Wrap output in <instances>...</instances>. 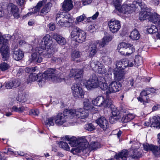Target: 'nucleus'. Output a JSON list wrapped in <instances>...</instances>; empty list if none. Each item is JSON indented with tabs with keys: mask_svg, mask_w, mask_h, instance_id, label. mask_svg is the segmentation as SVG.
Instances as JSON below:
<instances>
[{
	"mask_svg": "<svg viewBox=\"0 0 160 160\" xmlns=\"http://www.w3.org/2000/svg\"><path fill=\"white\" fill-rule=\"evenodd\" d=\"M64 138L69 141V144L71 147H76V148H72L71 150H85L88 147V142L84 138L77 139L73 136H65Z\"/></svg>",
	"mask_w": 160,
	"mask_h": 160,
	"instance_id": "1",
	"label": "nucleus"
},
{
	"mask_svg": "<svg viewBox=\"0 0 160 160\" xmlns=\"http://www.w3.org/2000/svg\"><path fill=\"white\" fill-rule=\"evenodd\" d=\"M156 89L153 88H146L140 93V96L137 98L138 101L144 105L150 102L151 98L155 95Z\"/></svg>",
	"mask_w": 160,
	"mask_h": 160,
	"instance_id": "2",
	"label": "nucleus"
},
{
	"mask_svg": "<svg viewBox=\"0 0 160 160\" xmlns=\"http://www.w3.org/2000/svg\"><path fill=\"white\" fill-rule=\"evenodd\" d=\"M71 119H72L71 109H65L63 113H59L55 117V122L57 125H61Z\"/></svg>",
	"mask_w": 160,
	"mask_h": 160,
	"instance_id": "3",
	"label": "nucleus"
},
{
	"mask_svg": "<svg viewBox=\"0 0 160 160\" xmlns=\"http://www.w3.org/2000/svg\"><path fill=\"white\" fill-rule=\"evenodd\" d=\"M70 37L72 38H75V41L80 43L84 42L86 38L85 32L76 26L72 28Z\"/></svg>",
	"mask_w": 160,
	"mask_h": 160,
	"instance_id": "4",
	"label": "nucleus"
},
{
	"mask_svg": "<svg viewBox=\"0 0 160 160\" xmlns=\"http://www.w3.org/2000/svg\"><path fill=\"white\" fill-rule=\"evenodd\" d=\"M118 49L120 53L124 55H129L134 52L133 45L129 43L122 42L118 46Z\"/></svg>",
	"mask_w": 160,
	"mask_h": 160,
	"instance_id": "5",
	"label": "nucleus"
},
{
	"mask_svg": "<svg viewBox=\"0 0 160 160\" xmlns=\"http://www.w3.org/2000/svg\"><path fill=\"white\" fill-rule=\"evenodd\" d=\"M0 44L2 45L0 51L2 56L3 60L6 61L9 57V52L8 45V40L0 35Z\"/></svg>",
	"mask_w": 160,
	"mask_h": 160,
	"instance_id": "6",
	"label": "nucleus"
},
{
	"mask_svg": "<svg viewBox=\"0 0 160 160\" xmlns=\"http://www.w3.org/2000/svg\"><path fill=\"white\" fill-rule=\"evenodd\" d=\"M92 104L95 106L104 108L110 107L112 102L108 99H105L102 96L97 97L92 101Z\"/></svg>",
	"mask_w": 160,
	"mask_h": 160,
	"instance_id": "7",
	"label": "nucleus"
},
{
	"mask_svg": "<svg viewBox=\"0 0 160 160\" xmlns=\"http://www.w3.org/2000/svg\"><path fill=\"white\" fill-rule=\"evenodd\" d=\"M55 69L53 68H48L44 72L43 74H42V78L38 81L40 86H42V85L44 84L46 79L49 80L55 76Z\"/></svg>",
	"mask_w": 160,
	"mask_h": 160,
	"instance_id": "8",
	"label": "nucleus"
},
{
	"mask_svg": "<svg viewBox=\"0 0 160 160\" xmlns=\"http://www.w3.org/2000/svg\"><path fill=\"white\" fill-rule=\"evenodd\" d=\"M43 49L39 47L37 48L35 52L32 53L29 60L30 62L40 63L42 61V58L41 56L43 53Z\"/></svg>",
	"mask_w": 160,
	"mask_h": 160,
	"instance_id": "9",
	"label": "nucleus"
},
{
	"mask_svg": "<svg viewBox=\"0 0 160 160\" xmlns=\"http://www.w3.org/2000/svg\"><path fill=\"white\" fill-rule=\"evenodd\" d=\"M122 84L118 81H113L108 86V91L105 92V94L108 98L109 94L111 93H114L118 92L121 89Z\"/></svg>",
	"mask_w": 160,
	"mask_h": 160,
	"instance_id": "10",
	"label": "nucleus"
},
{
	"mask_svg": "<svg viewBox=\"0 0 160 160\" xmlns=\"http://www.w3.org/2000/svg\"><path fill=\"white\" fill-rule=\"evenodd\" d=\"M105 76L98 77V85L100 88L103 90H106L108 88V85L106 83L107 81H110L112 78V74L111 73H107Z\"/></svg>",
	"mask_w": 160,
	"mask_h": 160,
	"instance_id": "11",
	"label": "nucleus"
},
{
	"mask_svg": "<svg viewBox=\"0 0 160 160\" xmlns=\"http://www.w3.org/2000/svg\"><path fill=\"white\" fill-rule=\"evenodd\" d=\"M98 78L95 74H93L86 82L85 85L88 89L96 88L98 87Z\"/></svg>",
	"mask_w": 160,
	"mask_h": 160,
	"instance_id": "12",
	"label": "nucleus"
},
{
	"mask_svg": "<svg viewBox=\"0 0 160 160\" xmlns=\"http://www.w3.org/2000/svg\"><path fill=\"white\" fill-rule=\"evenodd\" d=\"M71 112L72 118L76 116L77 118L84 119L87 118L89 115L88 111L81 108L76 110L71 109Z\"/></svg>",
	"mask_w": 160,
	"mask_h": 160,
	"instance_id": "13",
	"label": "nucleus"
},
{
	"mask_svg": "<svg viewBox=\"0 0 160 160\" xmlns=\"http://www.w3.org/2000/svg\"><path fill=\"white\" fill-rule=\"evenodd\" d=\"M116 66L118 68H122L121 69H124L127 67H132L135 66L134 59H130L128 60L127 58L122 59L121 61L117 62Z\"/></svg>",
	"mask_w": 160,
	"mask_h": 160,
	"instance_id": "14",
	"label": "nucleus"
},
{
	"mask_svg": "<svg viewBox=\"0 0 160 160\" xmlns=\"http://www.w3.org/2000/svg\"><path fill=\"white\" fill-rule=\"evenodd\" d=\"M73 95L75 97L82 98L84 92L78 83H74L71 87Z\"/></svg>",
	"mask_w": 160,
	"mask_h": 160,
	"instance_id": "15",
	"label": "nucleus"
},
{
	"mask_svg": "<svg viewBox=\"0 0 160 160\" xmlns=\"http://www.w3.org/2000/svg\"><path fill=\"white\" fill-rule=\"evenodd\" d=\"M63 17V20H60L58 21L57 23L62 27H69L71 26L73 22V20L71 16L68 13H65Z\"/></svg>",
	"mask_w": 160,
	"mask_h": 160,
	"instance_id": "16",
	"label": "nucleus"
},
{
	"mask_svg": "<svg viewBox=\"0 0 160 160\" xmlns=\"http://www.w3.org/2000/svg\"><path fill=\"white\" fill-rule=\"evenodd\" d=\"M43 41L44 42L42 41L40 43V45L41 48H48L52 47V38L50 36L47 34L43 38Z\"/></svg>",
	"mask_w": 160,
	"mask_h": 160,
	"instance_id": "17",
	"label": "nucleus"
},
{
	"mask_svg": "<svg viewBox=\"0 0 160 160\" xmlns=\"http://www.w3.org/2000/svg\"><path fill=\"white\" fill-rule=\"evenodd\" d=\"M136 9V7L134 4L129 5L125 4L121 6L118 11L121 13L128 14L133 12Z\"/></svg>",
	"mask_w": 160,
	"mask_h": 160,
	"instance_id": "18",
	"label": "nucleus"
},
{
	"mask_svg": "<svg viewBox=\"0 0 160 160\" xmlns=\"http://www.w3.org/2000/svg\"><path fill=\"white\" fill-rule=\"evenodd\" d=\"M110 31L114 33L118 32L120 28L121 24L118 20L112 19L108 24Z\"/></svg>",
	"mask_w": 160,
	"mask_h": 160,
	"instance_id": "19",
	"label": "nucleus"
},
{
	"mask_svg": "<svg viewBox=\"0 0 160 160\" xmlns=\"http://www.w3.org/2000/svg\"><path fill=\"white\" fill-rule=\"evenodd\" d=\"M7 9L8 13L10 12L15 18H18L20 17L19 9L17 6L13 3H9L8 7Z\"/></svg>",
	"mask_w": 160,
	"mask_h": 160,
	"instance_id": "20",
	"label": "nucleus"
},
{
	"mask_svg": "<svg viewBox=\"0 0 160 160\" xmlns=\"http://www.w3.org/2000/svg\"><path fill=\"white\" fill-rule=\"evenodd\" d=\"M96 122L104 131H105L109 127L108 122L104 117L98 118L96 120Z\"/></svg>",
	"mask_w": 160,
	"mask_h": 160,
	"instance_id": "21",
	"label": "nucleus"
},
{
	"mask_svg": "<svg viewBox=\"0 0 160 160\" xmlns=\"http://www.w3.org/2000/svg\"><path fill=\"white\" fill-rule=\"evenodd\" d=\"M121 152H128L127 156L125 160H126L128 157L129 153V156L134 160H138L139 158L142 157V153L139 151H122Z\"/></svg>",
	"mask_w": 160,
	"mask_h": 160,
	"instance_id": "22",
	"label": "nucleus"
},
{
	"mask_svg": "<svg viewBox=\"0 0 160 160\" xmlns=\"http://www.w3.org/2000/svg\"><path fill=\"white\" fill-rule=\"evenodd\" d=\"M116 69L114 73V78L115 80L121 81L124 78V73L123 70L124 69H121V68H118L116 66Z\"/></svg>",
	"mask_w": 160,
	"mask_h": 160,
	"instance_id": "23",
	"label": "nucleus"
},
{
	"mask_svg": "<svg viewBox=\"0 0 160 160\" xmlns=\"http://www.w3.org/2000/svg\"><path fill=\"white\" fill-rule=\"evenodd\" d=\"M97 44L98 42H97L89 45L88 51L89 57H93L97 53Z\"/></svg>",
	"mask_w": 160,
	"mask_h": 160,
	"instance_id": "24",
	"label": "nucleus"
},
{
	"mask_svg": "<svg viewBox=\"0 0 160 160\" xmlns=\"http://www.w3.org/2000/svg\"><path fill=\"white\" fill-rule=\"evenodd\" d=\"M43 53L42 55L44 57L47 58H51L54 54L55 51V46L52 47L48 48H43Z\"/></svg>",
	"mask_w": 160,
	"mask_h": 160,
	"instance_id": "25",
	"label": "nucleus"
},
{
	"mask_svg": "<svg viewBox=\"0 0 160 160\" xmlns=\"http://www.w3.org/2000/svg\"><path fill=\"white\" fill-rule=\"evenodd\" d=\"M112 39V36L109 35H108L104 37L101 41H97V42L98 43L99 47L103 48L107 45Z\"/></svg>",
	"mask_w": 160,
	"mask_h": 160,
	"instance_id": "26",
	"label": "nucleus"
},
{
	"mask_svg": "<svg viewBox=\"0 0 160 160\" xmlns=\"http://www.w3.org/2000/svg\"><path fill=\"white\" fill-rule=\"evenodd\" d=\"M53 38L60 45H63L66 43V41L64 38L57 33L53 34Z\"/></svg>",
	"mask_w": 160,
	"mask_h": 160,
	"instance_id": "27",
	"label": "nucleus"
},
{
	"mask_svg": "<svg viewBox=\"0 0 160 160\" xmlns=\"http://www.w3.org/2000/svg\"><path fill=\"white\" fill-rule=\"evenodd\" d=\"M128 152H120L118 153H116L114 158L105 160H125L127 156Z\"/></svg>",
	"mask_w": 160,
	"mask_h": 160,
	"instance_id": "28",
	"label": "nucleus"
},
{
	"mask_svg": "<svg viewBox=\"0 0 160 160\" xmlns=\"http://www.w3.org/2000/svg\"><path fill=\"white\" fill-rule=\"evenodd\" d=\"M24 53L20 49L15 50L13 53V57L15 60L19 61L23 57Z\"/></svg>",
	"mask_w": 160,
	"mask_h": 160,
	"instance_id": "29",
	"label": "nucleus"
},
{
	"mask_svg": "<svg viewBox=\"0 0 160 160\" xmlns=\"http://www.w3.org/2000/svg\"><path fill=\"white\" fill-rule=\"evenodd\" d=\"M73 7L71 0H65L63 3L62 8L64 11H69Z\"/></svg>",
	"mask_w": 160,
	"mask_h": 160,
	"instance_id": "30",
	"label": "nucleus"
},
{
	"mask_svg": "<svg viewBox=\"0 0 160 160\" xmlns=\"http://www.w3.org/2000/svg\"><path fill=\"white\" fill-rule=\"evenodd\" d=\"M150 15V10H149L141 11L139 13V19L141 21H143L148 19Z\"/></svg>",
	"mask_w": 160,
	"mask_h": 160,
	"instance_id": "31",
	"label": "nucleus"
},
{
	"mask_svg": "<svg viewBox=\"0 0 160 160\" xmlns=\"http://www.w3.org/2000/svg\"><path fill=\"white\" fill-rule=\"evenodd\" d=\"M84 109L88 111L89 110L93 112L95 109V108L92 105L90 102L88 100H86L84 102Z\"/></svg>",
	"mask_w": 160,
	"mask_h": 160,
	"instance_id": "32",
	"label": "nucleus"
},
{
	"mask_svg": "<svg viewBox=\"0 0 160 160\" xmlns=\"http://www.w3.org/2000/svg\"><path fill=\"white\" fill-rule=\"evenodd\" d=\"M52 3L51 2H48L46 4L41 11V15H46L48 12H49L51 9V8L52 7Z\"/></svg>",
	"mask_w": 160,
	"mask_h": 160,
	"instance_id": "33",
	"label": "nucleus"
},
{
	"mask_svg": "<svg viewBox=\"0 0 160 160\" xmlns=\"http://www.w3.org/2000/svg\"><path fill=\"white\" fill-rule=\"evenodd\" d=\"M42 74L39 73L38 74L35 73H31L29 75L28 79L29 82H33L37 80L38 79H41L42 78Z\"/></svg>",
	"mask_w": 160,
	"mask_h": 160,
	"instance_id": "34",
	"label": "nucleus"
},
{
	"mask_svg": "<svg viewBox=\"0 0 160 160\" xmlns=\"http://www.w3.org/2000/svg\"><path fill=\"white\" fill-rule=\"evenodd\" d=\"M159 16H160L156 13L154 12L152 13L150 12V15L149 16L148 20L153 23H156Z\"/></svg>",
	"mask_w": 160,
	"mask_h": 160,
	"instance_id": "35",
	"label": "nucleus"
},
{
	"mask_svg": "<svg viewBox=\"0 0 160 160\" xmlns=\"http://www.w3.org/2000/svg\"><path fill=\"white\" fill-rule=\"evenodd\" d=\"M43 4V2L42 1L39 2H38L37 5L34 8L33 10L31 12H29L28 13L26 16H29V15H31L33 14L37 13L40 11V8L42 6Z\"/></svg>",
	"mask_w": 160,
	"mask_h": 160,
	"instance_id": "36",
	"label": "nucleus"
},
{
	"mask_svg": "<svg viewBox=\"0 0 160 160\" xmlns=\"http://www.w3.org/2000/svg\"><path fill=\"white\" fill-rule=\"evenodd\" d=\"M143 146L144 150H158V148L157 146L147 143L143 144Z\"/></svg>",
	"mask_w": 160,
	"mask_h": 160,
	"instance_id": "37",
	"label": "nucleus"
},
{
	"mask_svg": "<svg viewBox=\"0 0 160 160\" xmlns=\"http://www.w3.org/2000/svg\"><path fill=\"white\" fill-rule=\"evenodd\" d=\"M26 110V108L24 106H21L18 107L16 106H13L11 108L12 112H18L19 113H22Z\"/></svg>",
	"mask_w": 160,
	"mask_h": 160,
	"instance_id": "38",
	"label": "nucleus"
},
{
	"mask_svg": "<svg viewBox=\"0 0 160 160\" xmlns=\"http://www.w3.org/2000/svg\"><path fill=\"white\" fill-rule=\"evenodd\" d=\"M134 118V116L132 114H128L123 116L122 119V121L123 122H128Z\"/></svg>",
	"mask_w": 160,
	"mask_h": 160,
	"instance_id": "39",
	"label": "nucleus"
},
{
	"mask_svg": "<svg viewBox=\"0 0 160 160\" xmlns=\"http://www.w3.org/2000/svg\"><path fill=\"white\" fill-rule=\"evenodd\" d=\"M140 36L138 31L135 29L131 32L130 37L132 39L138 40L140 38Z\"/></svg>",
	"mask_w": 160,
	"mask_h": 160,
	"instance_id": "40",
	"label": "nucleus"
},
{
	"mask_svg": "<svg viewBox=\"0 0 160 160\" xmlns=\"http://www.w3.org/2000/svg\"><path fill=\"white\" fill-rule=\"evenodd\" d=\"M100 147V144L99 142H92L90 145L88 144V147L87 149L88 148L89 150H94L99 148Z\"/></svg>",
	"mask_w": 160,
	"mask_h": 160,
	"instance_id": "41",
	"label": "nucleus"
},
{
	"mask_svg": "<svg viewBox=\"0 0 160 160\" xmlns=\"http://www.w3.org/2000/svg\"><path fill=\"white\" fill-rule=\"evenodd\" d=\"M54 120H55V116H52L48 118L45 121V124L48 126H53L54 125Z\"/></svg>",
	"mask_w": 160,
	"mask_h": 160,
	"instance_id": "42",
	"label": "nucleus"
},
{
	"mask_svg": "<svg viewBox=\"0 0 160 160\" xmlns=\"http://www.w3.org/2000/svg\"><path fill=\"white\" fill-rule=\"evenodd\" d=\"M134 61L135 66L137 67L142 63V59L140 56L139 55L136 56Z\"/></svg>",
	"mask_w": 160,
	"mask_h": 160,
	"instance_id": "43",
	"label": "nucleus"
},
{
	"mask_svg": "<svg viewBox=\"0 0 160 160\" xmlns=\"http://www.w3.org/2000/svg\"><path fill=\"white\" fill-rule=\"evenodd\" d=\"M158 29L157 27L155 25H151V26L147 29V32L150 34L155 33L158 32Z\"/></svg>",
	"mask_w": 160,
	"mask_h": 160,
	"instance_id": "44",
	"label": "nucleus"
},
{
	"mask_svg": "<svg viewBox=\"0 0 160 160\" xmlns=\"http://www.w3.org/2000/svg\"><path fill=\"white\" fill-rule=\"evenodd\" d=\"M71 59L74 61L76 58H79L80 57V54L79 52L74 50L72 52L71 55Z\"/></svg>",
	"mask_w": 160,
	"mask_h": 160,
	"instance_id": "45",
	"label": "nucleus"
},
{
	"mask_svg": "<svg viewBox=\"0 0 160 160\" xmlns=\"http://www.w3.org/2000/svg\"><path fill=\"white\" fill-rule=\"evenodd\" d=\"M63 59V56L62 55V56L58 58L52 57L51 62L60 63L62 62Z\"/></svg>",
	"mask_w": 160,
	"mask_h": 160,
	"instance_id": "46",
	"label": "nucleus"
},
{
	"mask_svg": "<svg viewBox=\"0 0 160 160\" xmlns=\"http://www.w3.org/2000/svg\"><path fill=\"white\" fill-rule=\"evenodd\" d=\"M59 147L62 149L65 150H69V147L68 143L62 141H60L58 143Z\"/></svg>",
	"mask_w": 160,
	"mask_h": 160,
	"instance_id": "47",
	"label": "nucleus"
},
{
	"mask_svg": "<svg viewBox=\"0 0 160 160\" xmlns=\"http://www.w3.org/2000/svg\"><path fill=\"white\" fill-rule=\"evenodd\" d=\"M129 143H132L131 147V150H136L139 148V145L135 140H133L131 141Z\"/></svg>",
	"mask_w": 160,
	"mask_h": 160,
	"instance_id": "48",
	"label": "nucleus"
},
{
	"mask_svg": "<svg viewBox=\"0 0 160 160\" xmlns=\"http://www.w3.org/2000/svg\"><path fill=\"white\" fill-rule=\"evenodd\" d=\"M73 155L79 156H83L86 153V151H70Z\"/></svg>",
	"mask_w": 160,
	"mask_h": 160,
	"instance_id": "49",
	"label": "nucleus"
},
{
	"mask_svg": "<svg viewBox=\"0 0 160 160\" xmlns=\"http://www.w3.org/2000/svg\"><path fill=\"white\" fill-rule=\"evenodd\" d=\"M9 67V65L5 62H3L0 64V69L2 71H4L8 70Z\"/></svg>",
	"mask_w": 160,
	"mask_h": 160,
	"instance_id": "50",
	"label": "nucleus"
},
{
	"mask_svg": "<svg viewBox=\"0 0 160 160\" xmlns=\"http://www.w3.org/2000/svg\"><path fill=\"white\" fill-rule=\"evenodd\" d=\"M13 88H16L20 85V81L18 79H14L11 81Z\"/></svg>",
	"mask_w": 160,
	"mask_h": 160,
	"instance_id": "51",
	"label": "nucleus"
},
{
	"mask_svg": "<svg viewBox=\"0 0 160 160\" xmlns=\"http://www.w3.org/2000/svg\"><path fill=\"white\" fill-rule=\"evenodd\" d=\"M17 101L21 102H24L26 101V99L25 94H19L16 98Z\"/></svg>",
	"mask_w": 160,
	"mask_h": 160,
	"instance_id": "52",
	"label": "nucleus"
},
{
	"mask_svg": "<svg viewBox=\"0 0 160 160\" xmlns=\"http://www.w3.org/2000/svg\"><path fill=\"white\" fill-rule=\"evenodd\" d=\"M120 118V116H113L112 115L109 118V122L110 123H113L117 121Z\"/></svg>",
	"mask_w": 160,
	"mask_h": 160,
	"instance_id": "53",
	"label": "nucleus"
},
{
	"mask_svg": "<svg viewBox=\"0 0 160 160\" xmlns=\"http://www.w3.org/2000/svg\"><path fill=\"white\" fill-rule=\"evenodd\" d=\"M85 128L86 130L91 132L95 130V127L92 123H89L86 125Z\"/></svg>",
	"mask_w": 160,
	"mask_h": 160,
	"instance_id": "54",
	"label": "nucleus"
},
{
	"mask_svg": "<svg viewBox=\"0 0 160 160\" xmlns=\"http://www.w3.org/2000/svg\"><path fill=\"white\" fill-rule=\"evenodd\" d=\"M98 72L101 74L105 73L107 71L106 69L104 67L101 65V66H98Z\"/></svg>",
	"mask_w": 160,
	"mask_h": 160,
	"instance_id": "55",
	"label": "nucleus"
},
{
	"mask_svg": "<svg viewBox=\"0 0 160 160\" xmlns=\"http://www.w3.org/2000/svg\"><path fill=\"white\" fill-rule=\"evenodd\" d=\"M102 61L106 65L110 64L112 63L111 59L108 56L104 57L102 59Z\"/></svg>",
	"mask_w": 160,
	"mask_h": 160,
	"instance_id": "56",
	"label": "nucleus"
},
{
	"mask_svg": "<svg viewBox=\"0 0 160 160\" xmlns=\"http://www.w3.org/2000/svg\"><path fill=\"white\" fill-rule=\"evenodd\" d=\"M153 119L154 121L152 122V123L154 124V126L156 127V126L160 122V118L158 116H155L153 117Z\"/></svg>",
	"mask_w": 160,
	"mask_h": 160,
	"instance_id": "57",
	"label": "nucleus"
},
{
	"mask_svg": "<svg viewBox=\"0 0 160 160\" xmlns=\"http://www.w3.org/2000/svg\"><path fill=\"white\" fill-rule=\"evenodd\" d=\"M4 87L6 89H10L13 88L11 84V81L4 83L3 86H1V88Z\"/></svg>",
	"mask_w": 160,
	"mask_h": 160,
	"instance_id": "58",
	"label": "nucleus"
},
{
	"mask_svg": "<svg viewBox=\"0 0 160 160\" xmlns=\"http://www.w3.org/2000/svg\"><path fill=\"white\" fill-rule=\"evenodd\" d=\"M83 71L81 69H77V72L75 74V78L78 79L81 78L82 76Z\"/></svg>",
	"mask_w": 160,
	"mask_h": 160,
	"instance_id": "59",
	"label": "nucleus"
},
{
	"mask_svg": "<svg viewBox=\"0 0 160 160\" xmlns=\"http://www.w3.org/2000/svg\"><path fill=\"white\" fill-rule=\"evenodd\" d=\"M86 17L84 14H83L78 17L76 18L77 22H76V24H78L79 22H81L85 19Z\"/></svg>",
	"mask_w": 160,
	"mask_h": 160,
	"instance_id": "60",
	"label": "nucleus"
},
{
	"mask_svg": "<svg viewBox=\"0 0 160 160\" xmlns=\"http://www.w3.org/2000/svg\"><path fill=\"white\" fill-rule=\"evenodd\" d=\"M113 1L115 8L118 11L121 7L119 0H113Z\"/></svg>",
	"mask_w": 160,
	"mask_h": 160,
	"instance_id": "61",
	"label": "nucleus"
},
{
	"mask_svg": "<svg viewBox=\"0 0 160 160\" xmlns=\"http://www.w3.org/2000/svg\"><path fill=\"white\" fill-rule=\"evenodd\" d=\"M112 116H120L119 112L117 108H113L112 109Z\"/></svg>",
	"mask_w": 160,
	"mask_h": 160,
	"instance_id": "62",
	"label": "nucleus"
},
{
	"mask_svg": "<svg viewBox=\"0 0 160 160\" xmlns=\"http://www.w3.org/2000/svg\"><path fill=\"white\" fill-rule=\"evenodd\" d=\"M39 111L38 109H32L30 112V114L32 115L37 116L39 114Z\"/></svg>",
	"mask_w": 160,
	"mask_h": 160,
	"instance_id": "63",
	"label": "nucleus"
},
{
	"mask_svg": "<svg viewBox=\"0 0 160 160\" xmlns=\"http://www.w3.org/2000/svg\"><path fill=\"white\" fill-rule=\"evenodd\" d=\"M77 72V69H72L70 71V73L69 75V76L70 77H75V74Z\"/></svg>",
	"mask_w": 160,
	"mask_h": 160,
	"instance_id": "64",
	"label": "nucleus"
}]
</instances>
